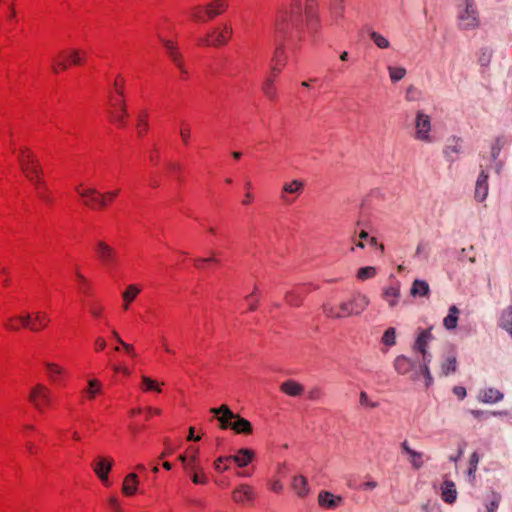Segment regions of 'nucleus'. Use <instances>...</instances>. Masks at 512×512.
<instances>
[{"label": "nucleus", "instance_id": "nucleus-27", "mask_svg": "<svg viewBox=\"0 0 512 512\" xmlns=\"http://www.w3.org/2000/svg\"><path fill=\"white\" fill-rule=\"evenodd\" d=\"M305 291L303 287L299 286L295 289H292L290 291H287L285 293V301L288 305L293 307H299L304 299Z\"/></svg>", "mask_w": 512, "mask_h": 512}, {"label": "nucleus", "instance_id": "nucleus-53", "mask_svg": "<svg viewBox=\"0 0 512 512\" xmlns=\"http://www.w3.org/2000/svg\"><path fill=\"white\" fill-rule=\"evenodd\" d=\"M100 388H101V383L98 380H95V379L90 380L88 382V389L86 391L89 398H91V399L94 398L95 395L100 392Z\"/></svg>", "mask_w": 512, "mask_h": 512}, {"label": "nucleus", "instance_id": "nucleus-45", "mask_svg": "<svg viewBox=\"0 0 512 512\" xmlns=\"http://www.w3.org/2000/svg\"><path fill=\"white\" fill-rule=\"evenodd\" d=\"M377 274L376 268L373 266L361 267L357 271V278L361 281L374 278Z\"/></svg>", "mask_w": 512, "mask_h": 512}, {"label": "nucleus", "instance_id": "nucleus-11", "mask_svg": "<svg viewBox=\"0 0 512 512\" xmlns=\"http://www.w3.org/2000/svg\"><path fill=\"white\" fill-rule=\"evenodd\" d=\"M94 250L97 259L105 266L110 269L118 263V255L116 250L103 240L95 242Z\"/></svg>", "mask_w": 512, "mask_h": 512}, {"label": "nucleus", "instance_id": "nucleus-29", "mask_svg": "<svg viewBox=\"0 0 512 512\" xmlns=\"http://www.w3.org/2000/svg\"><path fill=\"white\" fill-rule=\"evenodd\" d=\"M280 390L288 396L297 397L302 394L304 387L294 380H287L280 385Z\"/></svg>", "mask_w": 512, "mask_h": 512}, {"label": "nucleus", "instance_id": "nucleus-7", "mask_svg": "<svg viewBox=\"0 0 512 512\" xmlns=\"http://www.w3.org/2000/svg\"><path fill=\"white\" fill-rule=\"evenodd\" d=\"M114 88L119 99L112 100L110 104L111 109L108 110V117L112 123L119 127H124L126 125V117L128 115L126 103L123 100L124 90L117 81L114 83Z\"/></svg>", "mask_w": 512, "mask_h": 512}, {"label": "nucleus", "instance_id": "nucleus-43", "mask_svg": "<svg viewBox=\"0 0 512 512\" xmlns=\"http://www.w3.org/2000/svg\"><path fill=\"white\" fill-rule=\"evenodd\" d=\"M10 321H19L24 328H27L32 332H34V330H36V328H37L33 325L32 314H30V313H27L25 315L11 317Z\"/></svg>", "mask_w": 512, "mask_h": 512}, {"label": "nucleus", "instance_id": "nucleus-20", "mask_svg": "<svg viewBox=\"0 0 512 512\" xmlns=\"http://www.w3.org/2000/svg\"><path fill=\"white\" fill-rule=\"evenodd\" d=\"M462 151V140L458 137H451L448 139L447 145L444 148V155L449 162H454L457 155Z\"/></svg>", "mask_w": 512, "mask_h": 512}, {"label": "nucleus", "instance_id": "nucleus-38", "mask_svg": "<svg viewBox=\"0 0 512 512\" xmlns=\"http://www.w3.org/2000/svg\"><path fill=\"white\" fill-rule=\"evenodd\" d=\"M32 320H33V325L35 327H37L36 330H34V332H39L40 330L47 327V325L50 321L48 315L45 312H41V311L32 313Z\"/></svg>", "mask_w": 512, "mask_h": 512}, {"label": "nucleus", "instance_id": "nucleus-32", "mask_svg": "<svg viewBox=\"0 0 512 512\" xmlns=\"http://www.w3.org/2000/svg\"><path fill=\"white\" fill-rule=\"evenodd\" d=\"M138 483V477L135 473L128 474L123 481L122 492L127 496L133 495L137 490Z\"/></svg>", "mask_w": 512, "mask_h": 512}, {"label": "nucleus", "instance_id": "nucleus-48", "mask_svg": "<svg viewBox=\"0 0 512 512\" xmlns=\"http://www.w3.org/2000/svg\"><path fill=\"white\" fill-rule=\"evenodd\" d=\"M389 77L392 82L400 81L406 74V69L403 67H388Z\"/></svg>", "mask_w": 512, "mask_h": 512}, {"label": "nucleus", "instance_id": "nucleus-49", "mask_svg": "<svg viewBox=\"0 0 512 512\" xmlns=\"http://www.w3.org/2000/svg\"><path fill=\"white\" fill-rule=\"evenodd\" d=\"M410 456V463L413 469L418 470L423 466V460L422 456L423 454L421 452H417L415 450H412L409 454Z\"/></svg>", "mask_w": 512, "mask_h": 512}, {"label": "nucleus", "instance_id": "nucleus-50", "mask_svg": "<svg viewBox=\"0 0 512 512\" xmlns=\"http://www.w3.org/2000/svg\"><path fill=\"white\" fill-rule=\"evenodd\" d=\"M501 501V496L498 493L492 492L491 499L486 503L487 512H496Z\"/></svg>", "mask_w": 512, "mask_h": 512}, {"label": "nucleus", "instance_id": "nucleus-35", "mask_svg": "<svg viewBox=\"0 0 512 512\" xmlns=\"http://www.w3.org/2000/svg\"><path fill=\"white\" fill-rule=\"evenodd\" d=\"M189 450L191 451V455L188 456L187 462H186V473L199 471L201 470V466L198 459V449L194 447H190Z\"/></svg>", "mask_w": 512, "mask_h": 512}, {"label": "nucleus", "instance_id": "nucleus-54", "mask_svg": "<svg viewBox=\"0 0 512 512\" xmlns=\"http://www.w3.org/2000/svg\"><path fill=\"white\" fill-rule=\"evenodd\" d=\"M359 403L361 406L365 407V408H376L378 406V403L377 402H373L368 394L364 391L360 392V395H359Z\"/></svg>", "mask_w": 512, "mask_h": 512}, {"label": "nucleus", "instance_id": "nucleus-30", "mask_svg": "<svg viewBox=\"0 0 512 512\" xmlns=\"http://www.w3.org/2000/svg\"><path fill=\"white\" fill-rule=\"evenodd\" d=\"M442 499L444 502L448 504H452L456 501L457 498V490L454 482L450 480H445L442 486Z\"/></svg>", "mask_w": 512, "mask_h": 512}, {"label": "nucleus", "instance_id": "nucleus-41", "mask_svg": "<svg viewBox=\"0 0 512 512\" xmlns=\"http://www.w3.org/2000/svg\"><path fill=\"white\" fill-rule=\"evenodd\" d=\"M456 368H457V361H456V357L454 356H449L446 358L445 361L442 362L441 364V375L442 376H447L449 375L450 373H453L456 371Z\"/></svg>", "mask_w": 512, "mask_h": 512}, {"label": "nucleus", "instance_id": "nucleus-24", "mask_svg": "<svg viewBox=\"0 0 512 512\" xmlns=\"http://www.w3.org/2000/svg\"><path fill=\"white\" fill-rule=\"evenodd\" d=\"M432 339V334L430 329L423 330L417 337L414 343V350L420 352L424 360H426V356L430 357V353L427 352V345Z\"/></svg>", "mask_w": 512, "mask_h": 512}, {"label": "nucleus", "instance_id": "nucleus-14", "mask_svg": "<svg viewBox=\"0 0 512 512\" xmlns=\"http://www.w3.org/2000/svg\"><path fill=\"white\" fill-rule=\"evenodd\" d=\"M253 458L254 452L252 450L242 448L235 455L218 457L214 462V468L216 470H220V463L229 461H234L239 467H245L253 460Z\"/></svg>", "mask_w": 512, "mask_h": 512}, {"label": "nucleus", "instance_id": "nucleus-17", "mask_svg": "<svg viewBox=\"0 0 512 512\" xmlns=\"http://www.w3.org/2000/svg\"><path fill=\"white\" fill-rule=\"evenodd\" d=\"M161 43L163 44L165 51L170 58V60L174 63V65L179 69L184 71V61L182 54L178 51L176 44L170 40H166L163 38H159Z\"/></svg>", "mask_w": 512, "mask_h": 512}, {"label": "nucleus", "instance_id": "nucleus-2", "mask_svg": "<svg viewBox=\"0 0 512 512\" xmlns=\"http://www.w3.org/2000/svg\"><path fill=\"white\" fill-rule=\"evenodd\" d=\"M210 412L215 415L223 430L232 429L235 433L243 435H250L253 432L252 424L225 404L218 408H211Z\"/></svg>", "mask_w": 512, "mask_h": 512}, {"label": "nucleus", "instance_id": "nucleus-28", "mask_svg": "<svg viewBox=\"0 0 512 512\" xmlns=\"http://www.w3.org/2000/svg\"><path fill=\"white\" fill-rule=\"evenodd\" d=\"M415 367V363L404 355L396 357L394 361L395 370L402 375L408 374Z\"/></svg>", "mask_w": 512, "mask_h": 512}, {"label": "nucleus", "instance_id": "nucleus-63", "mask_svg": "<svg viewBox=\"0 0 512 512\" xmlns=\"http://www.w3.org/2000/svg\"><path fill=\"white\" fill-rule=\"evenodd\" d=\"M180 136L184 144H187L190 138V128L184 126L180 129Z\"/></svg>", "mask_w": 512, "mask_h": 512}, {"label": "nucleus", "instance_id": "nucleus-60", "mask_svg": "<svg viewBox=\"0 0 512 512\" xmlns=\"http://www.w3.org/2000/svg\"><path fill=\"white\" fill-rule=\"evenodd\" d=\"M420 369L421 373L426 378V386H429L432 383V376L429 370V366L426 363H423Z\"/></svg>", "mask_w": 512, "mask_h": 512}, {"label": "nucleus", "instance_id": "nucleus-44", "mask_svg": "<svg viewBox=\"0 0 512 512\" xmlns=\"http://www.w3.org/2000/svg\"><path fill=\"white\" fill-rule=\"evenodd\" d=\"M369 36H370V38L372 39V41L375 43V45L378 48H380V49H387V48H389L390 42L382 34L376 32V31H371L369 33Z\"/></svg>", "mask_w": 512, "mask_h": 512}, {"label": "nucleus", "instance_id": "nucleus-61", "mask_svg": "<svg viewBox=\"0 0 512 512\" xmlns=\"http://www.w3.org/2000/svg\"><path fill=\"white\" fill-rule=\"evenodd\" d=\"M76 277L80 281V289L83 293L87 294L89 290L87 279L80 273L76 272Z\"/></svg>", "mask_w": 512, "mask_h": 512}, {"label": "nucleus", "instance_id": "nucleus-57", "mask_svg": "<svg viewBox=\"0 0 512 512\" xmlns=\"http://www.w3.org/2000/svg\"><path fill=\"white\" fill-rule=\"evenodd\" d=\"M478 462H479L478 454L476 452L472 453V455L470 456V460H469V465H470V467L468 469L469 476H472L476 472Z\"/></svg>", "mask_w": 512, "mask_h": 512}, {"label": "nucleus", "instance_id": "nucleus-10", "mask_svg": "<svg viewBox=\"0 0 512 512\" xmlns=\"http://www.w3.org/2000/svg\"><path fill=\"white\" fill-rule=\"evenodd\" d=\"M274 38L277 45L271 58L270 76L277 77L281 73L283 67L287 64V55L283 44V39L286 37H277L276 32L274 31Z\"/></svg>", "mask_w": 512, "mask_h": 512}, {"label": "nucleus", "instance_id": "nucleus-58", "mask_svg": "<svg viewBox=\"0 0 512 512\" xmlns=\"http://www.w3.org/2000/svg\"><path fill=\"white\" fill-rule=\"evenodd\" d=\"M38 196L41 200H43L46 203L52 202V197L46 192V184L44 183V186L38 188L35 186Z\"/></svg>", "mask_w": 512, "mask_h": 512}, {"label": "nucleus", "instance_id": "nucleus-19", "mask_svg": "<svg viewBox=\"0 0 512 512\" xmlns=\"http://www.w3.org/2000/svg\"><path fill=\"white\" fill-rule=\"evenodd\" d=\"M112 468V460L105 457H98L93 465V470L101 482L108 485V474Z\"/></svg>", "mask_w": 512, "mask_h": 512}, {"label": "nucleus", "instance_id": "nucleus-26", "mask_svg": "<svg viewBox=\"0 0 512 512\" xmlns=\"http://www.w3.org/2000/svg\"><path fill=\"white\" fill-rule=\"evenodd\" d=\"M232 498L237 503H244L254 498V491L252 487L243 484L233 491Z\"/></svg>", "mask_w": 512, "mask_h": 512}, {"label": "nucleus", "instance_id": "nucleus-3", "mask_svg": "<svg viewBox=\"0 0 512 512\" xmlns=\"http://www.w3.org/2000/svg\"><path fill=\"white\" fill-rule=\"evenodd\" d=\"M294 7L291 10H281L274 22V30L278 37H288L294 30H298L302 20V10L298 6L300 0H292Z\"/></svg>", "mask_w": 512, "mask_h": 512}, {"label": "nucleus", "instance_id": "nucleus-8", "mask_svg": "<svg viewBox=\"0 0 512 512\" xmlns=\"http://www.w3.org/2000/svg\"><path fill=\"white\" fill-rule=\"evenodd\" d=\"M431 118L428 114L419 110L415 115V135L414 138L418 141L431 143L433 138L431 136Z\"/></svg>", "mask_w": 512, "mask_h": 512}, {"label": "nucleus", "instance_id": "nucleus-6", "mask_svg": "<svg viewBox=\"0 0 512 512\" xmlns=\"http://www.w3.org/2000/svg\"><path fill=\"white\" fill-rule=\"evenodd\" d=\"M226 8V0H213L205 6H193L190 9V17L195 22L204 23L222 14Z\"/></svg>", "mask_w": 512, "mask_h": 512}, {"label": "nucleus", "instance_id": "nucleus-37", "mask_svg": "<svg viewBox=\"0 0 512 512\" xmlns=\"http://www.w3.org/2000/svg\"><path fill=\"white\" fill-rule=\"evenodd\" d=\"M140 288H138L136 285H128L126 290L122 294V298L124 301L123 308L128 309L129 304L134 301L136 296L140 293Z\"/></svg>", "mask_w": 512, "mask_h": 512}, {"label": "nucleus", "instance_id": "nucleus-16", "mask_svg": "<svg viewBox=\"0 0 512 512\" xmlns=\"http://www.w3.org/2000/svg\"><path fill=\"white\" fill-rule=\"evenodd\" d=\"M161 43L163 44L165 51L170 58V60L174 63V65L179 69L184 71V61L182 54L178 51L176 44L170 40H166L163 38H159Z\"/></svg>", "mask_w": 512, "mask_h": 512}, {"label": "nucleus", "instance_id": "nucleus-56", "mask_svg": "<svg viewBox=\"0 0 512 512\" xmlns=\"http://www.w3.org/2000/svg\"><path fill=\"white\" fill-rule=\"evenodd\" d=\"M142 382L145 386V390L146 391H157V392H161V389L158 387V385L155 383V381H153L152 379H150L149 377L147 376H142Z\"/></svg>", "mask_w": 512, "mask_h": 512}, {"label": "nucleus", "instance_id": "nucleus-51", "mask_svg": "<svg viewBox=\"0 0 512 512\" xmlns=\"http://www.w3.org/2000/svg\"><path fill=\"white\" fill-rule=\"evenodd\" d=\"M382 341L387 346H393L396 343V331L393 327L388 328L383 337Z\"/></svg>", "mask_w": 512, "mask_h": 512}, {"label": "nucleus", "instance_id": "nucleus-25", "mask_svg": "<svg viewBox=\"0 0 512 512\" xmlns=\"http://www.w3.org/2000/svg\"><path fill=\"white\" fill-rule=\"evenodd\" d=\"M318 503L321 507L335 509L342 503V497L335 496L328 491H321L318 495Z\"/></svg>", "mask_w": 512, "mask_h": 512}, {"label": "nucleus", "instance_id": "nucleus-4", "mask_svg": "<svg viewBox=\"0 0 512 512\" xmlns=\"http://www.w3.org/2000/svg\"><path fill=\"white\" fill-rule=\"evenodd\" d=\"M456 22L458 29L470 31L480 25V13L475 0H457Z\"/></svg>", "mask_w": 512, "mask_h": 512}, {"label": "nucleus", "instance_id": "nucleus-36", "mask_svg": "<svg viewBox=\"0 0 512 512\" xmlns=\"http://www.w3.org/2000/svg\"><path fill=\"white\" fill-rule=\"evenodd\" d=\"M458 314L459 309L455 305H452L449 308L448 315L443 320V325L445 326L446 329L451 330L456 328L458 322Z\"/></svg>", "mask_w": 512, "mask_h": 512}, {"label": "nucleus", "instance_id": "nucleus-55", "mask_svg": "<svg viewBox=\"0 0 512 512\" xmlns=\"http://www.w3.org/2000/svg\"><path fill=\"white\" fill-rule=\"evenodd\" d=\"M504 145V141L502 138H497L495 143L493 144L491 148V158L493 160H496L500 154V151Z\"/></svg>", "mask_w": 512, "mask_h": 512}, {"label": "nucleus", "instance_id": "nucleus-39", "mask_svg": "<svg viewBox=\"0 0 512 512\" xmlns=\"http://www.w3.org/2000/svg\"><path fill=\"white\" fill-rule=\"evenodd\" d=\"M503 394L494 388L484 390L481 394V400L485 403H496L502 400Z\"/></svg>", "mask_w": 512, "mask_h": 512}, {"label": "nucleus", "instance_id": "nucleus-40", "mask_svg": "<svg viewBox=\"0 0 512 512\" xmlns=\"http://www.w3.org/2000/svg\"><path fill=\"white\" fill-rule=\"evenodd\" d=\"M500 326L505 329L512 337V306L503 310L500 318Z\"/></svg>", "mask_w": 512, "mask_h": 512}, {"label": "nucleus", "instance_id": "nucleus-18", "mask_svg": "<svg viewBox=\"0 0 512 512\" xmlns=\"http://www.w3.org/2000/svg\"><path fill=\"white\" fill-rule=\"evenodd\" d=\"M303 188L304 183L301 180L295 179L292 180L291 182H286L283 184L280 198L285 204H291L293 202V199L288 197V194L298 195L302 192Z\"/></svg>", "mask_w": 512, "mask_h": 512}, {"label": "nucleus", "instance_id": "nucleus-62", "mask_svg": "<svg viewBox=\"0 0 512 512\" xmlns=\"http://www.w3.org/2000/svg\"><path fill=\"white\" fill-rule=\"evenodd\" d=\"M331 9L335 13L341 15L344 9L343 0H331Z\"/></svg>", "mask_w": 512, "mask_h": 512}, {"label": "nucleus", "instance_id": "nucleus-47", "mask_svg": "<svg viewBox=\"0 0 512 512\" xmlns=\"http://www.w3.org/2000/svg\"><path fill=\"white\" fill-rule=\"evenodd\" d=\"M45 367L47 369L48 376H49V378L52 381H56L57 378L63 372V369L60 366H58L57 364H54V363L46 362L45 363Z\"/></svg>", "mask_w": 512, "mask_h": 512}, {"label": "nucleus", "instance_id": "nucleus-9", "mask_svg": "<svg viewBox=\"0 0 512 512\" xmlns=\"http://www.w3.org/2000/svg\"><path fill=\"white\" fill-rule=\"evenodd\" d=\"M232 34V28L228 24H224L221 29L215 28L205 37L201 38L199 44L213 47L223 46L229 41Z\"/></svg>", "mask_w": 512, "mask_h": 512}, {"label": "nucleus", "instance_id": "nucleus-46", "mask_svg": "<svg viewBox=\"0 0 512 512\" xmlns=\"http://www.w3.org/2000/svg\"><path fill=\"white\" fill-rule=\"evenodd\" d=\"M137 129L139 136H143L144 133L148 130V113L147 111H142L137 118Z\"/></svg>", "mask_w": 512, "mask_h": 512}, {"label": "nucleus", "instance_id": "nucleus-59", "mask_svg": "<svg viewBox=\"0 0 512 512\" xmlns=\"http://www.w3.org/2000/svg\"><path fill=\"white\" fill-rule=\"evenodd\" d=\"M322 395V390L319 387H313L307 392L308 399L312 401L319 400Z\"/></svg>", "mask_w": 512, "mask_h": 512}, {"label": "nucleus", "instance_id": "nucleus-15", "mask_svg": "<svg viewBox=\"0 0 512 512\" xmlns=\"http://www.w3.org/2000/svg\"><path fill=\"white\" fill-rule=\"evenodd\" d=\"M78 195L83 199V204L91 209L99 208L100 192L92 187L82 188V184L75 187Z\"/></svg>", "mask_w": 512, "mask_h": 512}, {"label": "nucleus", "instance_id": "nucleus-31", "mask_svg": "<svg viewBox=\"0 0 512 512\" xmlns=\"http://www.w3.org/2000/svg\"><path fill=\"white\" fill-rule=\"evenodd\" d=\"M291 486L299 497H304L309 493L307 479L302 475L294 476Z\"/></svg>", "mask_w": 512, "mask_h": 512}, {"label": "nucleus", "instance_id": "nucleus-52", "mask_svg": "<svg viewBox=\"0 0 512 512\" xmlns=\"http://www.w3.org/2000/svg\"><path fill=\"white\" fill-rule=\"evenodd\" d=\"M187 474L190 475L191 480L194 484H206L207 483V477H206L205 473L203 472L202 468L199 471H194V472H190Z\"/></svg>", "mask_w": 512, "mask_h": 512}, {"label": "nucleus", "instance_id": "nucleus-23", "mask_svg": "<svg viewBox=\"0 0 512 512\" xmlns=\"http://www.w3.org/2000/svg\"><path fill=\"white\" fill-rule=\"evenodd\" d=\"M316 6H317V4H316L315 0H306L304 16H305L307 28L310 31H313L316 29V24L318 22Z\"/></svg>", "mask_w": 512, "mask_h": 512}, {"label": "nucleus", "instance_id": "nucleus-42", "mask_svg": "<svg viewBox=\"0 0 512 512\" xmlns=\"http://www.w3.org/2000/svg\"><path fill=\"white\" fill-rule=\"evenodd\" d=\"M119 193H120V189L119 188L111 190V191H107V192H104V193L100 192V198H98V200H99V208L106 207L109 202L113 201L114 198H116L119 195Z\"/></svg>", "mask_w": 512, "mask_h": 512}, {"label": "nucleus", "instance_id": "nucleus-12", "mask_svg": "<svg viewBox=\"0 0 512 512\" xmlns=\"http://www.w3.org/2000/svg\"><path fill=\"white\" fill-rule=\"evenodd\" d=\"M59 58L63 59H55L53 61L51 68L54 73L66 70L69 65H80L82 63L81 51L78 49L63 51L60 53Z\"/></svg>", "mask_w": 512, "mask_h": 512}, {"label": "nucleus", "instance_id": "nucleus-22", "mask_svg": "<svg viewBox=\"0 0 512 512\" xmlns=\"http://www.w3.org/2000/svg\"><path fill=\"white\" fill-rule=\"evenodd\" d=\"M400 295V283L396 281L394 285L385 287L381 296L388 303L389 307L393 308L398 304Z\"/></svg>", "mask_w": 512, "mask_h": 512}, {"label": "nucleus", "instance_id": "nucleus-34", "mask_svg": "<svg viewBox=\"0 0 512 512\" xmlns=\"http://www.w3.org/2000/svg\"><path fill=\"white\" fill-rule=\"evenodd\" d=\"M410 292H411V295L414 297H417V296L424 297V296H428V294L430 292V288L426 281L416 279L412 284Z\"/></svg>", "mask_w": 512, "mask_h": 512}, {"label": "nucleus", "instance_id": "nucleus-1", "mask_svg": "<svg viewBox=\"0 0 512 512\" xmlns=\"http://www.w3.org/2000/svg\"><path fill=\"white\" fill-rule=\"evenodd\" d=\"M369 298L361 293H355L352 297L339 304L338 307L329 303L322 305L323 314L330 319H342L345 317L360 315L369 305Z\"/></svg>", "mask_w": 512, "mask_h": 512}, {"label": "nucleus", "instance_id": "nucleus-64", "mask_svg": "<svg viewBox=\"0 0 512 512\" xmlns=\"http://www.w3.org/2000/svg\"><path fill=\"white\" fill-rule=\"evenodd\" d=\"M89 311L94 317L99 318L102 313V307L96 304H91Z\"/></svg>", "mask_w": 512, "mask_h": 512}, {"label": "nucleus", "instance_id": "nucleus-13", "mask_svg": "<svg viewBox=\"0 0 512 512\" xmlns=\"http://www.w3.org/2000/svg\"><path fill=\"white\" fill-rule=\"evenodd\" d=\"M29 400L37 410L43 411L51 404L50 390L43 384H37L29 393Z\"/></svg>", "mask_w": 512, "mask_h": 512}, {"label": "nucleus", "instance_id": "nucleus-21", "mask_svg": "<svg viewBox=\"0 0 512 512\" xmlns=\"http://www.w3.org/2000/svg\"><path fill=\"white\" fill-rule=\"evenodd\" d=\"M488 195V174L482 170L478 175L474 197L477 201L482 202Z\"/></svg>", "mask_w": 512, "mask_h": 512}, {"label": "nucleus", "instance_id": "nucleus-5", "mask_svg": "<svg viewBox=\"0 0 512 512\" xmlns=\"http://www.w3.org/2000/svg\"><path fill=\"white\" fill-rule=\"evenodd\" d=\"M19 164L21 170L29 181L38 188L44 186V181L41 179L43 171L40 163L27 149L20 151Z\"/></svg>", "mask_w": 512, "mask_h": 512}, {"label": "nucleus", "instance_id": "nucleus-33", "mask_svg": "<svg viewBox=\"0 0 512 512\" xmlns=\"http://www.w3.org/2000/svg\"><path fill=\"white\" fill-rule=\"evenodd\" d=\"M275 79H276V77L269 75L265 78V80L263 81L262 86H261L262 92L270 100H275L277 97V91H276V87L274 84Z\"/></svg>", "mask_w": 512, "mask_h": 512}]
</instances>
